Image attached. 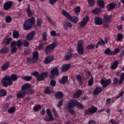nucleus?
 I'll use <instances>...</instances> for the list:
<instances>
[{"mask_svg": "<svg viewBox=\"0 0 124 124\" xmlns=\"http://www.w3.org/2000/svg\"><path fill=\"white\" fill-rule=\"evenodd\" d=\"M74 107L84 109V105L79 102V101H78L77 100L71 99L66 104V108L68 109L69 113L71 115H75V110L73 109Z\"/></svg>", "mask_w": 124, "mask_h": 124, "instance_id": "f257e3e1", "label": "nucleus"}, {"mask_svg": "<svg viewBox=\"0 0 124 124\" xmlns=\"http://www.w3.org/2000/svg\"><path fill=\"white\" fill-rule=\"evenodd\" d=\"M18 80V76L15 74L10 76H5L1 80V83L3 87L7 88L8 86H12L13 82Z\"/></svg>", "mask_w": 124, "mask_h": 124, "instance_id": "f03ea898", "label": "nucleus"}, {"mask_svg": "<svg viewBox=\"0 0 124 124\" xmlns=\"http://www.w3.org/2000/svg\"><path fill=\"white\" fill-rule=\"evenodd\" d=\"M31 74L33 76L35 77L37 81L38 82H41V81H44L45 80V78H47L48 77V73L46 72H43L39 74V72L35 71H34L33 73H31Z\"/></svg>", "mask_w": 124, "mask_h": 124, "instance_id": "7ed1b4c3", "label": "nucleus"}, {"mask_svg": "<svg viewBox=\"0 0 124 124\" xmlns=\"http://www.w3.org/2000/svg\"><path fill=\"white\" fill-rule=\"evenodd\" d=\"M35 23V18L32 16L31 18L26 20L23 24V29L25 31H29L32 28L33 24Z\"/></svg>", "mask_w": 124, "mask_h": 124, "instance_id": "20e7f679", "label": "nucleus"}, {"mask_svg": "<svg viewBox=\"0 0 124 124\" xmlns=\"http://www.w3.org/2000/svg\"><path fill=\"white\" fill-rule=\"evenodd\" d=\"M63 15L66 17L67 19H69L71 22H73L74 24H77L79 21V18L77 16L72 17L70 14L68 13L66 11L64 10H62Z\"/></svg>", "mask_w": 124, "mask_h": 124, "instance_id": "39448f33", "label": "nucleus"}, {"mask_svg": "<svg viewBox=\"0 0 124 124\" xmlns=\"http://www.w3.org/2000/svg\"><path fill=\"white\" fill-rule=\"evenodd\" d=\"M39 57V53H38V51H35L33 52L32 57V60H31V57H28L27 59V63H34L36 62H37L38 61V58Z\"/></svg>", "mask_w": 124, "mask_h": 124, "instance_id": "423d86ee", "label": "nucleus"}, {"mask_svg": "<svg viewBox=\"0 0 124 124\" xmlns=\"http://www.w3.org/2000/svg\"><path fill=\"white\" fill-rule=\"evenodd\" d=\"M57 45L58 43L57 42H53L52 44L48 45L45 49L46 54H47V55L48 54H51V53L55 50V48H57Z\"/></svg>", "mask_w": 124, "mask_h": 124, "instance_id": "0eeeda50", "label": "nucleus"}, {"mask_svg": "<svg viewBox=\"0 0 124 124\" xmlns=\"http://www.w3.org/2000/svg\"><path fill=\"white\" fill-rule=\"evenodd\" d=\"M84 41L82 40L78 42L77 46V51L79 55H83L84 54Z\"/></svg>", "mask_w": 124, "mask_h": 124, "instance_id": "6e6552de", "label": "nucleus"}, {"mask_svg": "<svg viewBox=\"0 0 124 124\" xmlns=\"http://www.w3.org/2000/svg\"><path fill=\"white\" fill-rule=\"evenodd\" d=\"M51 75L49 76V78L51 80H53L54 78H55V76H59L60 74V71L59 70V68H57V67H54L50 71Z\"/></svg>", "mask_w": 124, "mask_h": 124, "instance_id": "1a4fd4ad", "label": "nucleus"}, {"mask_svg": "<svg viewBox=\"0 0 124 124\" xmlns=\"http://www.w3.org/2000/svg\"><path fill=\"white\" fill-rule=\"evenodd\" d=\"M97 112V107H93L92 108H89L87 109H86L84 111L85 115L87 116L89 115H93Z\"/></svg>", "mask_w": 124, "mask_h": 124, "instance_id": "9d476101", "label": "nucleus"}, {"mask_svg": "<svg viewBox=\"0 0 124 124\" xmlns=\"http://www.w3.org/2000/svg\"><path fill=\"white\" fill-rule=\"evenodd\" d=\"M46 113L47 115H48V117H46L44 119V121L45 122H50V121H54L55 119L53 117V114H52V112H51V110L49 108H47L46 110Z\"/></svg>", "mask_w": 124, "mask_h": 124, "instance_id": "9b49d317", "label": "nucleus"}, {"mask_svg": "<svg viewBox=\"0 0 124 124\" xmlns=\"http://www.w3.org/2000/svg\"><path fill=\"white\" fill-rule=\"evenodd\" d=\"M89 21H90V16H86L84 17L79 22L80 28H84V27H86V25L88 24V22H89Z\"/></svg>", "mask_w": 124, "mask_h": 124, "instance_id": "f8f14e48", "label": "nucleus"}, {"mask_svg": "<svg viewBox=\"0 0 124 124\" xmlns=\"http://www.w3.org/2000/svg\"><path fill=\"white\" fill-rule=\"evenodd\" d=\"M101 85H102V88L105 89V88H107L108 85L111 84V79L108 78L105 80V79H101L100 80Z\"/></svg>", "mask_w": 124, "mask_h": 124, "instance_id": "ddd939ff", "label": "nucleus"}, {"mask_svg": "<svg viewBox=\"0 0 124 124\" xmlns=\"http://www.w3.org/2000/svg\"><path fill=\"white\" fill-rule=\"evenodd\" d=\"M94 22L97 26H100L103 24V19L99 16H95L94 17Z\"/></svg>", "mask_w": 124, "mask_h": 124, "instance_id": "4468645a", "label": "nucleus"}, {"mask_svg": "<svg viewBox=\"0 0 124 124\" xmlns=\"http://www.w3.org/2000/svg\"><path fill=\"white\" fill-rule=\"evenodd\" d=\"M12 43H13L15 46H17V48H21L23 44V40L21 39H19L16 41H13Z\"/></svg>", "mask_w": 124, "mask_h": 124, "instance_id": "2eb2a0df", "label": "nucleus"}, {"mask_svg": "<svg viewBox=\"0 0 124 124\" xmlns=\"http://www.w3.org/2000/svg\"><path fill=\"white\" fill-rule=\"evenodd\" d=\"M12 2L11 1H8L4 4L3 8L4 10H9L11 8V6H12Z\"/></svg>", "mask_w": 124, "mask_h": 124, "instance_id": "dca6fc26", "label": "nucleus"}, {"mask_svg": "<svg viewBox=\"0 0 124 124\" xmlns=\"http://www.w3.org/2000/svg\"><path fill=\"white\" fill-rule=\"evenodd\" d=\"M9 35H7L4 39L2 40L3 44H7V45H9L10 42L12 41V38L9 37Z\"/></svg>", "mask_w": 124, "mask_h": 124, "instance_id": "f3484780", "label": "nucleus"}, {"mask_svg": "<svg viewBox=\"0 0 124 124\" xmlns=\"http://www.w3.org/2000/svg\"><path fill=\"white\" fill-rule=\"evenodd\" d=\"M35 35V32L34 31H32L27 35L26 38L28 41H31L33 39Z\"/></svg>", "mask_w": 124, "mask_h": 124, "instance_id": "a211bd4d", "label": "nucleus"}, {"mask_svg": "<svg viewBox=\"0 0 124 124\" xmlns=\"http://www.w3.org/2000/svg\"><path fill=\"white\" fill-rule=\"evenodd\" d=\"M53 87L47 86L44 90V93L45 94H51L53 93Z\"/></svg>", "mask_w": 124, "mask_h": 124, "instance_id": "6ab92c4d", "label": "nucleus"}, {"mask_svg": "<svg viewBox=\"0 0 124 124\" xmlns=\"http://www.w3.org/2000/svg\"><path fill=\"white\" fill-rule=\"evenodd\" d=\"M27 93H28L27 91H19L17 94V97L18 98V99L20 98H23L26 96Z\"/></svg>", "mask_w": 124, "mask_h": 124, "instance_id": "aec40b11", "label": "nucleus"}, {"mask_svg": "<svg viewBox=\"0 0 124 124\" xmlns=\"http://www.w3.org/2000/svg\"><path fill=\"white\" fill-rule=\"evenodd\" d=\"M72 51L70 49L65 55L64 60L69 61L73 57Z\"/></svg>", "mask_w": 124, "mask_h": 124, "instance_id": "412c9836", "label": "nucleus"}, {"mask_svg": "<svg viewBox=\"0 0 124 124\" xmlns=\"http://www.w3.org/2000/svg\"><path fill=\"white\" fill-rule=\"evenodd\" d=\"M115 7H116V4L114 2H111L108 4L107 9L108 11H111V10L115 9Z\"/></svg>", "mask_w": 124, "mask_h": 124, "instance_id": "4be33fe9", "label": "nucleus"}, {"mask_svg": "<svg viewBox=\"0 0 124 124\" xmlns=\"http://www.w3.org/2000/svg\"><path fill=\"white\" fill-rule=\"evenodd\" d=\"M54 96L56 99H62L63 97V93L58 91L55 94Z\"/></svg>", "mask_w": 124, "mask_h": 124, "instance_id": "5701e85b", "label": "nucleus"}, {"mask_svg": "<svg viewBox=\"0 0 124 124\" xmlns=\"http://www.w3.org/2000/svg\"><path fill=\"white\" fill-rule=\"evenodd\" d=\"M53 61L54 57L52 56H48L45 58L44 60V63L46 64H48V63H50L51 62H53Z\"/></svg>", "mask_w": 124, "mask_h": 124, "instance_id": "b1692460", "label": "nucleus"}, {"mask_svg": "<svg viewBox=\"0 0 124 124\" xmlns=\"http://www.w3.org/2000/svg\"><path fill=\"white\" fill-rule=\"evenodd\" d=\"M71 64H65L62 66V72H66L70 68Z\"/></svg>", "mask_w": 124, "mask_h": 124, "instance_id": "393cba45", "label": "nucleus"}, {"mask_svg": "<svg viewBox=\"0 0 124 124\" xmlns=\"http://www.w3.org/2000/svg\"><path fill=\"white\" fill-rule=\"evenodd\" d=\"M72 24H71V23L68 21H66V22L63 24V29L65 31L68 30V28L70 29L72 28Z\"/></svg>", "mask_w": 124, "mask_h": 124, "instance_id": "a878e982", "label": "nucleus"}, {"mask_svg": "<svg viewBox=\"0 0 124 124\" xmlns=\"http://www.w3.org/2000/svg\"><path fill=\"white\" fill-rule=\"evenodd\" d=\"M101 92H102V88L100 87H97L93 91V93L94 95H97L101 93Z\"/></svg>", "mask_w": 124, "mask_h": 124, "instance_id": "bb28decb", "label": "nucleus"}, {"mask_svg": "<svg viewBox=\"0 0 124 124\" xmlns=\"http://www.w3.org/2000/svg\"><path fill=\"white\" fill-rule=\"evenodd\" d=\"M103 20L106 23H110L112 20V16L111 15H105Z\"/></svg>", "mask_w": 124, "mask_h": 124, "instance_id": "cd10ccee", "label": "nucleus"}, {"mask_svg": "<svg viewBox=\"0 0 124 124\" xmlns=\"http://www.w3.org/2000/svg\"><path fill=\"white\" fill-rule=\"evenodd\" d=\"M27 8H26V12L29 16V17H31V16H33V13H32V11L31 10V7H30V4H28L27 5Z\"/></svg>", "mask_w": 124, "mask_h": 124, "instance_id": "c85d7f7f", "label": "nucleus"}, {"mask_svg": "<svg viewBox=\"0 0 124 124\" xmlns=\"http://www.w3.org/2000/svg\"><path fill=\"white\" fill-rule=\"evenodd\" d=\"M83 94V92L82 90L78 89L77 91L74 94V98H79L81 95Z\"/></svg>", "mask_w": 124, "mask_h": 124, "instance_id": "c756f323", "label": "nucleus"}, {"mask_svg": "<svg viewBox=\"0 0 124 124\" xmlns=\"http://www.w3.org/2000/svg\"><path fill=\"white\" fill-rule=\"evenodd\" d=\"M11 52L12 54H14L15 53H17L18 51V48L17 47L15 46V45L11 43Z\"/></svg>", "mask_w": 124, "mask_h": 124, "instance_id": "7c9ffc66", "label": "nucleus"}, {"mask_svg": "<svg viewBox=\"0 0 124 124\" xmlns=\"http://www.w3.org/2000/svg\"><path fill=\"white\" fill-rule=\"evenodd\" d=\"M9 66H10V62L9 61H6L2 66V70H6V69H8Z\"/></svg>", "mask_w": 124, "mask_h": 124, "instance_id": "2f4dec72", "label": "nucleus"}, {"mask_svg": "<svg viewBox=\"0 0 124 124\" xmlns=\"http://www.w3.org/2000/svg\"><path fill=\"white\" fill-rule=\"evenodd\" d=\"M8 52H9V48L7 46L3 47L1 49H0V54H7Z\"/></svg>", "mask_w": 124, "mask_h": 124, "instance_id": "473e14b6", "label": "nucleus"}, {"mask_svg": "<svg viewBox=\"0 0 124 124\" xmlns=\"http://www.w3.org/2000/svg\"><path fill=\"white\" fill-rule=\"evenodd\" d=\"M97 4L99 7H101V8H104L105 7V3L104 1L103 0H98L97 1Z\"/></svg>", "mask_w": 124, "mask_h": 124, "instance_id": "72a5a7b5", "label": "nucleus"}, {"mask_svg": "<svg viewBox=\"0 0 124 124\" xmlns=\"http://www.w3.org/2000/svg\"><path fill=\"white\" fill-rule=\"evenodd\" d=\"M68 80V77L65 76L62 78V79L60 80L59 83H60L61 84H62L63 85L67 82Z\"/></svg>", "mask_w": 124, "mask_h": 124, "instance_id": "f704fd0d", "label": "nucleus"}, {"mask_svg": "<svg viewBox=\"0 0 124 124\" xmlns=\"http://www.w3.org/2000/svg\"><path fill=\"white\" fill-rule=\"evenodd\" d=\"M102 11V9L99 8V7H97L95 9H94L93 10H92V12L93 14H99Z\"/></svg>", "mask_w": 124, "mask_h": 124, "instance_id": "c9c22d12", "label": "nucleus"}, {"mask_svg": "<svg viewBox=\"0 0 124 124\" xmlns=\"http://www.w3.org/2000/svg\"><path fill=\"white\" fill-rule=\"evenodd\" d=\"M118 65H119V62L118 61H116L112 65H111L110 68L112 70H114V69H116L117 67H118Z\"/></svg>", "mask_w": 124, "mask_h": 124, "instance_id": "e433bc0d", "label": "nucleus"}, {"mask_svg": "<svg viewBox=\"0 0 124 124\" xmlns=\"http://www.w3.org/2000/svg\"><path fill=\"white\" fill-rule=\"evenodd\" d=\"M30 88H31V84L26 83L22 86L21 90L24 92H26V90H27V89H30Z\"/></svg>", "mask_w": 124, "mask_h": 124, "instance_id": "4c0bfd02", "label": "nucleus"}, {"mask_svg": "<svg viewBox=\"0 0 124 124\" xmlns=\"http://www.w3.org/2000/svg\"><path fill=\"white\" fill-rule=\"evenodd\" d=\"M20 34L18 31L15 30L13 32V38L17 39L19 38Z\"/></svg>", "mask_w": 124, "mask_h": 124, "instance_id": "58836bf2", "label": "nucleus"}, {"mask_svg": "<svg viewBox=\"0 0 124 124\" xmlns=\"http://www.w3.org/2000/svg\"><path fill=\"white\" fill-rule=\"evenodd\" d=\"M105 55H108V56H113V51L111 50L110 48H107L104 52Z\"/></svg>", "mask_w": 124, "mask_h": 124, "instance_id": "ea45409f", "label": "nucleus"}, {"mask_svg": "<svg viewBox=\"0 0 124 124\" xmlns=\"http://www.w3.org/2000/svg\"><path fill=\"white\" fill-rule=\"evenodd\" d=\"M7 94V92L4 89H1L0 90V97H4L6 96Z\"/></svg>", "mask_w": 124, "mask_h": 124, "instance_id": "a19ab883", "label": "nucleus"}, {"mask_svg": "<svg viewBox=\"0 0 124 124\" xmlns=\"http://www.w3.org/2000/svg\"><path fill=\"white\" fill-rule=\"evenodd\" d=\"M76 79L77 80L78 82H79V83L82 84L83 78L80 75H77L76 77Z\"/></svg>", "mask_w": 124, "mask_h": 124, "instance_id": "79ce46f5", "label": "nucleus"}, {"mask_svg": "<svg viewBox=\"0 0 124 124\" xmlns=\"http://www.w3.org/2000/svg\"><path fill=\"white\" fill-rule=\"evenodd\" d=\"M124 81V73H122L121 74L120 78L119 81V84L122 85Z\"/></svg>", "mask_w": 124, "mask_h": 124, "instance_id": "37998d69", "label": "nucleus"}, {"mask_svg": "<svg viewBox=\"0 0 124 124\" xmlns=\"http://www.w3.org/2000/svg\"><path fill=\"white\" fill-rule=\"evenodd\" d=\"M33 110L35 112H38L41 109V106L40 105H37L34 106L33 108Z\"/></svg>", "mask_w": 124, "mask_h": 124, "instance_id": "c03bdc74", "label": "nucleus"}, {"mask_svg": "<svg viewBox=\"0 0 124 124\" xmlns=\"http://www.w3.org/2000/svg\"><path fill=\"white\" fill-rule=\"evenodd\" d=\"M15 111H16V108L15 107H12L8 110L9 114H13Z\"/></svg>", "mask_w": 124, "mask_h": 124, "instance_id": "a18cd8bd", "label": "nucleus"}, {"mask_svg": "<svg viewBox=\"0 0 124 124\" xmlns=\"http://www.w3.org/2000/svg\"><path fill=\"white\" fill-rule=\"evenodd\" d=\"M87 2L90 6H91V7L94 6V4H95V1H94V0H87Z\"/></svg>", "mask_w": 124, "mask_h": 124, "instance_id": "49530a36", "label": "nucleus"}, {"mask_svg": "<svg viewBox=\"0 0 124 124\" xmlns=\"http://www.w3.org/2000/svg\"><path fill=\"white\" fill-rule=\"evenodd\" d=\"M47 36H48V34H47V32H43V33H42V38L44 41H47Z\"/></svg>", "mask_w": 124, "mask_h": 124, "instance_id": "de8ad7c7", "label": "nucleus"}, {"mask_svg": "<svg viewBox=\"0 0 124 124\" xmlns=\"http://www.w3.org/2000/svg\"><path fill=\"white\" fill-rule=\"evenodd\" d=\"M94 47H95V46L94 45V44H91V45H89L88 46H86V49L87 50H93V49L94 48Z\"/></svg>", "mask_w": 124, "mask_h": 124, "instance_id": "09e8293b", "label": "nucleus"}, {"mask_svg": "<svg viewBox=\"0 0 124 124\" xmlns=\"http://www.w3.org/2000/svg\"><path fill=\"white\" fill-rule=\"evenodd\" d=\"M118 41H121L122 39H124V35L122 33H118L117 34Z\"/></svg>", "mask_w": 124, "mask_h": 124, "instance_id": "8fccbe9b", "label": "nucleus"}, {"mask_svg": "<svg viewBox=\"0 0 124 124\" xmlns=\"http://www.w3.org/2000/svg\"><path fill=\"white\" fill-rule=\"evenodd\" d=\"M104 41H105V42H104ZM104 41L102 39H101V40H100V42L102 43V45H105V44H108V39H107V38H105L104 39Z\"/></svg>", "mask_w": 124, "mask_h": 124, "instance_id": "3c124183", "label": "nucleus"}, {"mask_svg": "<svg viewBox=\"0 0 124 124\" xmlns=\"http://www.w3.org/2000/svg\"><path fill=\"white\" fill-rule=\"evenodd\" d=\"M93 78L91 77L88 81V86L91 87L93 86Z\"/></svg>", "mask_w": 124, "mask_h": 124, "instance_id": "603ef678", "label": "nucleus"}, {"mask_svg": "<svg viewBox=\"0 0 124 124\" xmlns=\"http://www.w3.org/2000/svg\"><path fill=\"white\" fill-rule=\"evenodd\" d=\"M120 52H121V49L119 48H116L114 50V51H112L113 56H115V55H117V54L120 53Z\"/></svg>", "mask_w": 124, "mask_h": 124, "instance_id": "864d4df0", "label": "nucleus"}, {"mask_svg": "<svg viewBox=\"0 0 124 124\" xmlns=\"http://www.w3.org/2000/svg\"><path fill=\"white\" fill-rule=\"evenodd\" d=\"M52 112L55 117V118H58L59 117V115L58 114V113L57 112V110H56V108H53L52 110Z\"/></svg>", "mask_w": 124, "mask_h": 124, "instance_id": "5fc2aeb1", "label": "nucleus"}, {"mask_svg": "<svg viewBox=\"0 0 124 124\" xmlns=\"http://www.w3.org/2000/svg\"><path fill=\"white\" fill-rule=\"evenodd\" d=\"M50 84L51 87H56V85H57V82L56 80L52 79L50 82Z\"/></svg>", "mask_w": 124, "mask_h": 124, "instance_id": "6e6d98bb", "label": "nucleus"}, {"mask_svg": "<svg viewBox=\"0 0 124 124\" xmlns=\"http://www.w3.org/2000/svg\"><path fill=\"white\" fill-rule=\"evenodd\" d=\"M75 13H80L81 8L79 6H77L74 9Z\"/></svg>", "mask_w": 124, "mask_h": 124, "instance_id": "4d7b16f0", "label": "nucleus"}, {"mask_svg": "<svg viewBox=\"0 0 124 124\" xmlns=\"http://www.w3.org/2000/svg\"><path fill=\"white\" fill-rule=\"evenodd\" d=\"M5 21L6 23H10L12 21V18L10 16H7L5 17Z\"/></svg>", "mask_w": 124, "mask_h": 124, "instance_id": "13d9d810", "label": "nucleus"}, {"mask_svg": "<svg viewBox=\"0 0 124 124\" xmlns=\"http://www.w3.org/2000/svg\"><path fill=\"white\" fill-rule=\"evenodd\" d=\"M24 80L25 81H31L32 79V77L31 76H25L23 77Z\"/></svg>", "mask_w": 124, "mask_h": 124, "instance_id": "bf43d9fd", "label": "nucleus"}, {"mask_svg": "<svg viewBox=\"0 0 124 124\" xmlns=\"http://www.w3.org/2000/svg\"><path fill=\"white\" fill-rule=\"evenodd\" d=\"M42 24V19H38L37 21V27H41V25Z\"/></svg>", "mask_w": 124, "mask_h": 124, "instance_id": "052dcab7", "label": "nucleus"}, {"mask_svg": "<svg viewBox=\"0 0 124 124\" xmlns=\"http://www.w3.org/2000/svg\"><path fill=\"white\" fill-rule=\"evenodd\" d=\"M63 104V100H60L58 102V104L57 105V107H58V108H61V107L62 106Z\"/></svg>", "mask_w": 124, "mask_h": 124, "instance_id": "680f3d73", "label": "nucleus"}, {"mask_svg": "<svg viewBox=\"0 0 124 124\" xmlns=\"http://www.w3.org/2000/svg\"><path fill=\"white\" fill-rule=\"evenodd\" d=\"M113 85H115V86H116V85H117L118 83H119V78H115L114 79H113Z\"/></svg>", "mask_w": 124, "mask_h": 124, "instance_id": "e2e57ef3", "label": "nucleus"}, {"mask_svg": "<svg viewBox=\"0 0 124 124\" xmlns=\"http://www.w3.org/2000/svg\"><path fill=\"white\" fill-rule=\"evenodd\" d=\"M50 34L51 36L55 37V36H57V32L55 30H52L50 31Z\"/></svg>", "mask_w": 124, "mask_h": 124, "instance_id": "0e129e2a", "label": "nucleus"}, {"mask_svg": "<svg viewBox=\"0 0 124 124\" xmlns=\"http://www.w3.org/2000/svg\"><path fill=\"white\" fill-rule=\"evenodd\" d=\"M43 48H44V44L43 43L40 44L37 47L38 50H42Z\"/></svg>", "mask_w": 124, "mask_h": 124, "instance_id": "69168bd1", "label": "nucleus"}, {"mask_svg": "<svg viewBox=\"0 0 124 124\" xmlns=\"http://www.w3.org/2000/svg\"><path fill=\"white\" fill-rule=\"evenodd\" d=\"M24 47H29L30 46V43L27 41H25L23 43Z\"/></svg>", "mask_w": 124, "mask_h": 124, "instance_id": "338daca9", "label": "nucleus"}, {"mask_svg": "<svg viewBox=\"0 0 124 124\" xmlns=\"http://www.w3.org/2000/svg\"><path fill=\"white\" fill-rule=\"evenodd\" d=\"M124 57V49L121 50L119 55L120 58H123Z\"/></svg>", "mask_w": 124, "mask_h": 124, "instance_id": "774afa93", "label": "nucleus"}]
</instances>
